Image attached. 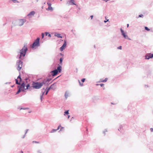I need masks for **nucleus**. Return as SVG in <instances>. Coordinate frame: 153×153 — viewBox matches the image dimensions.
<instances>
[{"instance_id": "obj_1", "label": "nucleus", "mask_w": 153, "mask_h": 153, "mask_svg": "<svg viewBox=\"0 0 153 153\" xmlns=\"http://www.w3.org/2000/svg\"><path fill=\"white\" fill-rule=\"evenodd\" d=\"M30 85L29 84H26L25 82H23L21 85L18 86L19 89L16 92V94H19L21 91H24L25 90L28 89Z\"/></svg>"}, {"instance_id": "obj_2", "label": "nucleus", "mask_w": 153, "mask_h": 153, "mask_svg": "<svg viewBox=\"0 0 153 153\" xmlns=\"http://www.w3.org/2000/svg\"><path fill=\"white\" fill-rule=\"evenodd\" d=\"M27 50V47L25 46L24 48L20 51V52L19 53H20L19 58L21 59L22 56L23 57H24Z\"/></svg>"}, {"instance_id": "obj_3", "label": "nucleus", "mask_w": 153, "mask_h": 153, "mask_svg": "<svg viewBox=\"0 0 153 153\" xmlns=\"http://www.w3.org/2000/svg\"><path fill=\"white\" fill-rule=\"evenodd\" d=\"M43 83H40L38 82H33L32 84L33 87L35 89H38L40 88L43 85Z\"/></svg>"}, {"instance_id": "obj_4", "label": "nucleus", "mask_w": 153, "mask_h": 153, "mask_svg": "<svg viewBox=\"0 0 153 153\" xmlns=\"http://www.w3.org/2000/svg\"><path fill=\"white\" fill-rule=\"evenodd\" d=\"M39 46V38H38L35 40L32 45H31V47L33 48L36 47H37Z\"/></svg>"}, {"instance_id": "obj_5", "label": "nucleus", "mask_w": 153, "mask_h": 153, "mask_svg": "<svg viewBox=\"0 0 153 153\" xmlns=\"http://www.w3.org/2000/svg\"><path fill=\"white\" fill-rule=\"evenodd\" d=\"M17 68L18 70L19 71L22 66V62L20 60L17 62L16 63Z\"/></svg>"}, {"instance_id": "obj_6", "label": "nucleus", "mask_w": 153, "mask_h": 153, "mask_svg": "<svg viewBox=\"0 0 153 153\" xmlns=\"http://www.w3.org/2000/svg\"><path fill=\"white\" fill-rule=\"evenodd\" d=\"M16 81V83L17 84L19 85L20 84V82H21L22 79H21L20 76H19L17 79H15Z\"/></svg>"}, {"instance_id": "obj_7", "label": "nucleus", "mask_w": 153, "mask_h": 153, "mask_svg": "<svg viewBox=\"0 0 153 153\" xmlns=\"http://www.w3.org/2000/svg\"><path fill=\"white\" fill-rule=\"evenodd\" d=\"M47 4L48 5V8L46 9L47 10H51L52 11L53 10V8L51 7V4L50 3L48 2Z\"/></svg>"}, {"instance_id": "obj_8", "label": "nucleus", "mask_w": 153, "mask_h": 153, "mask_svg": "<svg viewBox=\"0 0 153 153\" xmlns=\"http://www.w3.org/2000/svg\"><path fill=\"white\" fill-rule=\"evenodd\" d=\"M66 45V41H65L64 42L62 46L60 48V49L61 51H62L65 48Z\"/></svg>"}, {"instance_id": "obj_9", "label": "nucleus", "mask_w": 153, "mask_h": 153, "mask_svg": "<svg viewBox=\"0 0 153 153\" xmlns=\"http://www.w3.org/2000/svg\"><path fill=\"white\" fill-rule=\"evenodd\" d=\"M24 23V20L22 19L19 20L18 22V25L21 26L23 25Z\"/></svg>"}, {"instance_id": "obj_10", "label": "nucleus", "mask_w": 153, "mask_h": 153, "mask_svg": "<svg viewBox=\"0 0 153 153\" xmlns=\"http://www.w3.org/2000/svg\"><path fill=\"white\" fill-rule=\"evenodd\" d=\"M120 30L123 36V37L126 39H128V36L126 34V33L124 32V31L122 29V28H121Z\"/></svg>"}, {"instance_id": "obj_11", "label": "nucleus", "mask_w": 153, "mask_h": 153, "mask_svg": "<svg viewBox=\"0 0 153 153\" xmlns=\"http://www.w3.org/2000/svg\"><path fill=\"white\" fill-rule=\"evenodd\" d=\"M35 14V12L34 11H32L28 14L27 16L30 18L33 16Z\"/></svg>"}, {"instance_id": "obj_12", "label": "nucleus", "mask_w": 153, "mask_h": 153, "mask_svg": "<svg viewBox=\"0 0 153 153\" xmlns=\"http://www.w3.org/2000/svg\"><path fill=\"white\" fill-rule=\"evenodd\" d=\"M153 57V54H149L146 56V59H149Z\"/></svg>"}, {"instance_id": "obj_13", "label": "nucleus", "mask_w": 153, "mask_h": 153, "mask_svg": "<svg viewBox=\"0 0 153 153\" xmlns=\"http://www.w3.org/2000/svg\"><path fill=\"white\" fill-rule=\"evenodd\" d=\"M51 72L53 73L52 75L53 76H54L57 74L58 72V71H57V70L56 69L52 71Z\"/></svg>"}, {"instance_id": "obj_14", "label": "nucleus", "mask_w": 153, "mask_h": 153, "mask_svg": "<svg viewBox=\"0 0 153 153\" xmlns=\"http://www.w3.org/2000/svg\"><path fill=\"white\" fill-rule=\"evenodd\" d=\"M54 86V84H53L51 85V86L50 87V88H48L47 89V91L46 92V93H45V95H47V94L48 93V91H49V90L51 89H53V87Z\"/></svg>"}, {"instance_id": "obj_15", "label": "nucleus", "mask_w": 153, "mask_h": 153, "mask_svg": "<svg viewBox=\"0 0 153 153\" xmlns=\"http://www.w3.org/2000/svg\"><path fill=\"white\" fill-rule=\"evenodd\" d=\"M60 127H61V126H59L56 129H53V130H52L51 131V132H53L55 131H56V130H59V128H60Z\"/></svg>"}, {"instance_id": "obj_16", "label": "nucleus", "mask_w": 153, "mask_h": 153, "mask_svg": "<svg viewBox=\"0 0 153 153\" xmlns=\"http://www.w3.org/2000/svg\"><path fill=\"white\" fill-rule=\"evenodd\" d=\"M57 71H58L59 72H60L61 71V67L60 66H58L57 67Z\"/></svg>"}, {"instance_id": "obj_17", "label": "nucleus", "mask_w": 153, "mask_h": 153, "mask_svg": "<svg viewBox=\"0 0 153 153\" xmlns=\"http://www.w3.org/2000/svg\"><path fill=\"white\" fill-rule=\"evenodd\" d=\"M55 36L59 38H62V36H61V35L59 33L56 34Z\"/></svg>"}, {"instance_id": "obj_18", "label": "nucleus", "mask_w": 153, "mask_h": 153, "mask_svg": "<svg viewBox=\"0 0 153 153\" xmlns=\"http://www.w3.org/2000/svg\"><path fill=\"white\" fill-rule=\"evenodd\" d=\"M69 96V94L67 92H66L65 94V97L66 98Z\"/></svg>"}, {"instance_id": "obj_19", "label": "nucleus", "mask_w": 153, "mask_h": 153, "mask_svg": "<svg viewBox=\"0 0 153 153\" xmlns=\"http://www.w3.org/2000/svg\"><path fill=\"white\" fill-rule=\"evenodd\" d=\"M145 29L146 30L148 31H149L150 30V29L146 27H145Z\"/></svg>"}, {"instance_id": "obj_20", "label": "nucleus", "mask_w": 153, "mask_h": 153, "mask_svg": "<svg viewBox=\"0 0 153 153\" xmlns=\"http://www.w3.org/2000/svg\"><path fill=\"white\" fill-rule=\"evenodd\" d=\"M69 114L68 111H65V112L64 115H65V114Z\"/></svg>"}, {"instance_id": "obj_21", "label": "nucleus", "mask_w": 153, "mask_h": 153, "mask_svg": "<svg viewBox=\"0 0 153 153\" xmlns=\"http://www.w3.org/2000/svg\"><path fill=\"white\" fill-rule=\"evenodd\" d=\"M107 78H105V79L103 80H102L101 81V82H106L107 81Z\"/></svg>"}, {"instance_id": "obj_22", "label": "nucleus", "mask_w": 153, "mask_h": 153, "mask_svg": "<svg viewBox=\"0 0 153 153\" xmlns=\"http://www.w3.org/2000/svg\"><path fill=\"white\" fill-rule=\"evenodd\" d=\"M117 49H119L121 50L122 49V46H119V47H117Z\"/></svg>"}, {"instance_id": "obj_23", "label": "nucleus", "mask_w": 153, "mask_h": 153, "mask_svg": "<svg viewBox=\"0 0 153 153\" xmlns=\"http://www.w3.org/2000/svg\"><path fill=\"white\" fill-rule=\"evenodd\" d=\"M71 1L72 3L73 4H75L74 3V0H70Z\"/></svg>"}, {"instance_id": "obj_24", "label": "nucleus", "mask_w": 153, "mask_h": 153, "mask_svg": "<svg viewBox=\"0 0 153 153\" xmlns=\"http://www.w3.org/2000/svg\"><path fill=\"white\" fill-rule=\"evenodd\" d=\"M85 78H83L81 80V81L83 82L85 81Z\"/></svg>"}, {"instance_id": "obj_25", "label": "nucleus", "mask_w": 153, "mask_h": 153, "mask_svg": "<svg viewBox=\"0 0 153 153\" xmlns=\"http://www.w3.org/2000/svg\"><path fill=\"white\" fill-rule=\"evenodd\" d=\"M62 58H61L60 59V63H61L62 62Z\"/></svg>"}, {"instance_id": "obj_26", "label": "nucleus", "mask_w": 153, "mask_h": 153, "mask_svg": "<svg viewBox=\"0 0 153 153\" xmlns=\"http://www.w3.org/2000/svg\"><path fill=\"white\" fill-rule=\"evenodd\" d=\"M33 143H39V142H36V141H33Z\"/></svg>"}, {"instance_id": "obj_27", "label": "nucleus", "mask_w": 153, "mask_h": 153, "mask_svg": "<svg viewBox=\"0 0 153 153\" xmlns=\"http://www.w3.org/2000/svg\"><path fill=\"white\" fill-rule=\"evenodd\" d=\"M42 38H43L44 36V34L43 33H42Z\"/></svg>"}, {"instance_id": "obj_28", "label": "nucleus", "mask_w": 153, "mask_h": 153, "mask_svg": "<svg viewBox=\"0 0 153 153\" xmlns=\"http://www.w3.org/2000/svg\"><path fill=\"white\" fill-rule=\"evenodd\" d=\"M143 14H141L139 15V17H142L143 16Z\"/></svg>"}, {"instance_id": "obj_29", "label": "nucleus", "mask_w": 153, "mask_h": 153, "mask_svg": "<svg viewBox=\"0 0 153 153\" xmlns=\"http://www.w3.org/2000/svg\"><path fill=\"white\" fill-rule=\"evenodd\" d=\"M150 130H151V131L153 132V128H151Z\"/></svg>"}, {"instance_id": "obj_30", "label": "nucleus", "mask_w": 153, "mask_h": 153, "mask_svg": "<svg viewBox=\"0 0 153 153\" xmlns=\"http://www.w3.org/2000/svg\"><path fill=\"white\" fill-rule=\"evenodd\" d=\"M104 85V84H101L100 85V86L101 87L103 86Z\"/></svg>"}, {"instance_id": "obj_31", "label": "nucleus", "mask_w": 153, "mask_h": 153, "mask_svg": "<svg viewBox=\"0 0 153 153\" xmlns=\"http://www.w3.org/2000/svg\"><path fill=\"white\" fill-rule=\"evenodd\" d=\"M108 21V19H107L106 21H104V22H105V23H106V22H107Z\"/></svg>"}, {"instance_id": "obj_32", "label": "nucleus", "mask_w": 153, "mask_h": 153, "mask_svg": "<svg viewBox=\"0 0 153 153\" xmlns=\"http://www.w3.org/2000/svg\"><path fill=\"white\" fill-rule=\"evenodd\" d=\"M79 81V84H80V85L81 86H82L83 85V84H81V83L80 82V81Z\"/></svg>"}, {"instance_id": "obj_33", "label": "nucleus", "mask_w": 153, "mask_h": 153, "mask_svg": "<svg viewBox=\"0 0 153 153\" xmlns=\"http://www.w3.org/2000/svg\"><path fill=\"white\" fill-rule=\"evenodd\" d=\"M90 17L91 18V19H93V15L91 16Z\"/></svg>"}, {"instance_id": "obj_34", "label": "nucleus", "mask_w": 153, "mask_h": 153, "mask_svg": "<svg viewBox=\"0 0 153 153\" xmlns=\"http://www.w3.org/2000/svg\"><path fill=\"white\" fill-rule=\"evenodd\" d=\"M48 36H49V37H51V35L49 33L48 34Z\"/></svg>"}, {"instance_id": "obj_35", "label": "nucleus", "mask_w": 153, "mask_h": 153, "mask_svg": "<svg viewBox=\"0 0 153 153\" xmlns=\"http://www.w3.org/2000/svg\"><path fill=\"white\" fill-rule=\"evenodd\" d=\"M45 34H46V36H47V35H48V33H45Z\"/></svg>"}, {"instance_id": "obj_36", "label": "nucleus", "mask_w": 153, "mask_h": 153, "mask_svg": "<svg viewBox=\"0 0 153 153\" xmlns=\"http://www.w3.org/2000/svg\"><path fill=\"white\" fill-rule=\"evenodd\" d=\"M12 1H13L14 2H15V1H16V0H12Z\"/></svg>"}, {"instance_id": "obj_37", "label": "nucleus", "mask_w": 153, "mask_h": 153, "mask_svg": "<svg viewBox=\"0 0 153 153\" xmlns=\"http://www.w3.org/2000/svg\"><path fill=\"white\" fill-rule=\"evenodd\" d=\"M128 26H129V24H127V27H128Z\"/></svg>"}, {"instance_id": "obj_38", "label": "nucleus", "mask_w": 153, "mask_h": 153, "mask_svg": "<svg viewBox=\"0 0 153 153\" xmlns=\"http://www.w3.org/2000/svg\"><path fill=\"white\" fill-rule=\"evenodd\" d=\"M99 85V84H96V85Z\"/></svg>"}, {"instance_id": "obj_39", "label": "nucleus", "mask_w": 153, "mask_h": 153, "mask_svg": "<svg viewBox=\"0 0 153 153\" xmlns=\"http://www.w3.org/2000/svg\"><path fill=\"white\" fill-rule=\"evenodd\" d=\"M44 92H43V94H42V95H43L44 94Z\"/></svg>"}, {"instance_id": "obj_40", "label": "nucleus", "mask_w": 153, "mask_h": 153, "mask_svg": "<svg viewBox=\"0 0 153 153\" xmlns=\"http://www.w3.org/2000/svg\"><path fill=\"white\" fill-rule=\"evenodd\" d=\"M21 152L22 153H23V152L22 151Z\"/></svg>"}, {"instance_id": "obj_41", "label": "nucleus", "mask_w": 153, "mask_h": 153, "mask_svg": "<svg viewBox=\"0 0 153 153\" xmlns=\"http://www.w3.org/2000/svg\"><path fill=\"white\" fill-rule=\"evenodd\" d=\"M69 117H70V116H69H69H68V118H69Z\"/></svg>"}, {"instance_id": "obj_42", "label": "nucleus", "mask_w": 153, "mask_h": 153, "mask_svg": "<svg viewBox=\"0 0 153 153\" xmlns=\"http://www.w3.org/2000/svg\"><path fill=\"white\" fill-rule=\"evenodd\" d=\"M11 87H13V86H12Z\"/></svg>"}, {"instance_id": "obj_43", "label": "nucleus", "mask_w": 153, "mask_h": 153, "mask_svg": "<svg viewBox=\"0 0 153 153\" xmlns=\"http://www.w3.org/2000/svg\"><path fill=\"white\" fill-rule=\"evenodd\" d=\"M27 108H25L24 109H27Z\"/></svg>"}, {"instance_id": "obj_44", "label": "nucleus", "mask_w": 153, "mask_h": 153, "mask_svg": "<svg viewBox=\"0 0 153 153\" xmlns=\"http://www.w3.org/2000/svg\"><path fill=\"white\" fill-rule=\"evenodd\" d=\"M62 0H60L61 1H62Z\"/></svg>"}, {"instance_id": "obj_45", "label": "nucleus", "mask_w": 153, "mask_h": 153, "mask_svg": "<svg viewBox=\"0 0 153 153\" xmlns=\"http://www.w3.org/2000/svg\"><path fill=\"white\" fill-rule=\"evenodd\" d=\"M39 153H41L39 152Z\"/></svg>"}]
</instances>
